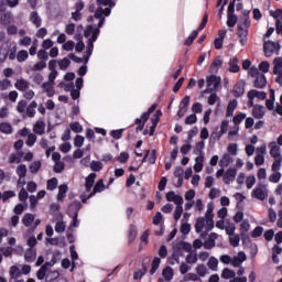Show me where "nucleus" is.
I'll return each instance as SVG.
<instances>
[{"label":"nucleus","instance_id":"1","mask_svg":"<svg viewBox=\"0 0 282 282\" xmlns=\"http://www.w3.org/2000/svg\"><path fill=\"white\" fill-rule=\"evenodd\" d=\"M96 1H97V4L99 6L95 13V19H98V23H97V26L88 25L84 31L85 36H98V34H100V28L105 25V18L102 17H109V14H111L110 8L116 7V2H113V0H96ZM101 6H109V8L102 9Z\"/></svg>","mask_w":282,"mask_h":282},{"label":"nucleus","instance_id":"2","mask_svg":"<svg viewBox=\"0 0 282 282\" xmlns=\"http://www.w3.org/2000/svg\"><path fill=\"white\" fill-rule=\"evenodd\" d=\"M155 109H158V104H153L148 109V111H145L141 115V118L135 119L134 124H138V127L135 129L137 133H138V131H142V129H144L147 121L149 120V118H151V113H153V111H155Z\"/></svg>","mask_w":282,"mask_h":282},{"label":"nucleus","instance_id":"3","mask_svg":"<svg viewBox=\"0 0 282 282\" xmlns=\"http://www.w3.org/2000/svg\"><path fill=\"white\" fill-rule=\"evenodd\" d=\"M47 264H43L37 273L36 276L39 279V281H43V279H45L46 282H51L54 281V279H58V276L61 275V273H58V271H51V274H53V278H50V274H47Z\"/></svg>","mask_w":282,"mask_h":282},{"label":"nucleus","instance_id":"4","mask_svg":"<svg viewBox=\"0 0 282 282\" xmlns=\"http://www.w3.org/2000/svg\"><path fill=\"white\" fill-rule=\"evenodd\" d=\"M207 87L204 90V94H213L219 85H221V77H217L216 75H209L206 78Z\"/></svg>","mask_w":282,"mask_h":282},{"label":"nucleus","instance_id":"5","mask_svg":"<svg viewBox=\"0 0 282 282\" xmlns=\"http://www.w3.org/2000/svg\"><path fill=\"white\" fill-rule=\"evenodd\" d=\"M279 50H281V44H279V42L264 40V56L270 57L272 54H274V52H279Z\"/></svg>","mask_w":282,"mask_h":282},{"label":"nucleus","instance_id":"6","mask_svg":"<svg viewBox=\"0 0 282 282\" xmlns=\"http://www.w3.org/2000/svg\"><path fill=\"white\" fill-rule=\"evenodd\" d=\"M270 17L275 20V32L282 36V9L271 10L269 12Z\"/></svg>","mask_w":282,"mask_h":282},{"label":"nucleus","instance_id":"7","mask_svg":"<svg viewBox=\"0 0 282 282\" xmlns=\"http://www.w3.org/2000/svg\"><path fill=\"white\" fill-rule=\"evenodd\" d=\"M80 208H83V204L80 203V200H74L73 203H70L67 209L68 217H78Z\"/></svg>","mask_w":282,"mask_h":282},{"label":"nucleus","instance_id":"8","mask_svg":"<svg viewBox=\"0 0 282 282\" xmlns=\"http://www.w3.org/2000/svg\"><path fill=\"white\" fill-rule=\"evenodd\" d=\"M232 94H234L235 98H241V96H243V94H246V83L237 82L234 85Z\"/></svg>","mask_w":282,"mask_h":282},{"label":"nucleus","instance_id":"9","mask_svg":"<svg viewBox=\"0 0 282 282\" xmlns=\"http://www.w3.org/2000/svg\"><path fill=\"white\" fill-rule=\"evenodd\" d=\"M270 155L274 158V160H281V148L276 145V141H272L269 143Z\"/></svg>","mask_w":282,"mask_h":282},{"label":"nucleus","instance_id":"10","mask_svg":"<svg viewBox=\"0 0 282 282\" xmlns=\"http://www.w3.org/2000/svg\"><path fill=\"white\" fill-rule=\"evenodd\" d=\"M248 28H250V20H240L238 23V36H248Z\"/></svg>","mask_w":282,"mask_h":282},{"label":"nucleus","instance_id":"11","mask_svg":"<svg viewBox=\"0 0 282 282\" xmlns=\"http://www.w3.org/2000/svg\"><path fill=\"white\" fill-rule=\"evenodd\" d=\"M237 177V170L235 167L228 169L223 177V182L226 184H230V182H235V178Z\"/></svg>","mask_w":282,"mask_h":282},{"label":"nucleus","instance_id":"12","mask_svg":"<svg viewBox=\"0 0 282 282\" xmlns=\"http://www.w3.org/2000/svg\"><path fill=\"white\" fill-rule=\"evenodd\" d=\"M246 259H248L246 252L240 251L238 252V256H235L234 259L231 260V265H234V268H240L241 263H243Z\"/></svg>","mask_w":282,"mask_h":282},{"label":"nucleus","instance_id":"13","mask_svg":"<svg viewBox=\"0 0 282 282\" xmlns=\"http://www.w3.org/2000/svg\"><path fill=\"white\" fill-rule=\"evenodd\" d=\"M268 85V79L264 74L258 75L253 82V87L256 89H263Z\"/></svg>","mask_w":282,"mask_h":282},{"label":"nucleus","instance_id":"14","mask_svg":"<svg viewBox=\"0 0 282 282\" xmlns=\"http://www.w3.org/2000/svg\"><path fill=\"white\" fill-rule=\"evenodd\" d=\"M147 272H149V262H142L141 269L138 271H134L133 280L138 281V279H142V276H144V274H147Z\"/></svg>","mask_w":282,"mask_h":282},{"label":"nucleus","instance_id":"15","mask_svg":"<svg viewBox=\"0 0 282 282\" xmlns=\"http://www.w3.org/2000/svg\"><path fill=\"white\" fill-rule=\"evenodd\" d=\"M252 197L260 199V202H264V199H268V192L262 187H257L252 192Z\"/></svg>","mask_w":282,"mask_h":282},{"label":"nucleus","instance_id":"16","mask_svg":"<svg viewBox=\"0 0 282 282\" xmlns=\"http://www.w3.org/2000/svg\"><path fill=\"white\" fill-rule=\"evenodd\" d=\"M252 116L257 120H261L265 116V107L261 105L253 106Z\"/></svg>","mask_w":282,"mask_h":282},{"label":"nucleus","instance_id":"17","mask_svg":"<svg viewBox=\"0 0 282 282\" xmlns=\"http://www.w3.org/2000/svg\"><path fill=\"white\" fill-rule=\"evenodd\" d=\"M50 214L56 219L63 220V214H61V205L53 203L50 205Z\"/></svg>","mask_w":282,"mask_h":282},{"label":"nucleus","instance_id":"18","mask_svg":"<svg viewBox=\"0 0 282 282\" xmlns=\"http://www.w3.org/2000/svg\"><path fill=\"white\" fill-rule=\"evenodd\" d=\"M247 96L248 98H258L259 100H265L268 98L265 91H259L257 89L249 90Z\"/></svg>","mask_w":282,"mask_h":282},{"label":"nucleus","instance_id":"19","mask_svg":"<svg viewBox=\"0 0 282 282\" xmlns=\"http://www.w3.org/2000/svg\"><path fill=\"white\" fill-rule=\"evenodd\" d=\"M138 237V227L130 225L128 230V243H133Z\"/></svg>","mask_w":282,"mask_h":282},{"label":"nucleus","instance_id":"20","mask_svg":"<svg viewBox=\"0 0 282 282\" xmlns=\"http://www.w3.org/2000/svg\"><path fill=\"white\" fill-rule=\"evenodd\" d=\"M24 259L28 263H34V261H36V249H26L24 253Z\"/></svg>","mask_w":282,"mask_h":282},{"label":"nucleus","instance_id":"21","mask_svg":"<svg viewBox=\"0 0 282 282\" xmlns=\"http://www.w3.org/2000/svg\"><path fill=\"white\" fill-rule=\"evenodd\" d=\"M96 173H90L87 177H86V192L89 193V191H91V188H94V184H96Z\"/></svg>","mask_w":282,"mask_h":282},{"label":"nucleus","instance_id":"22","mask_svg":"<svg viewBox=\"0 0 282 282\" xmlns=\"http://www.w3.org/2000/svg\"><path fill=\"white\" fill-rule=\"evenodd\" d=\"M17 175L19 177L18 184H21V180L25 178L28 175V166L25 164H21L17 167Z\"/></svg>","mask_w":282,"mask_h":282},{"label":"nucleus","instance_id":"23","mask_svg":"<svg viewBox=\"0 0 282 282\" xmlns=\"http://www.w3.org/2000/svg\"><path fill=\"white\" fill-rule=\"evenodd\" d=\"M236 109H237V99H232L231 101H229L227 106L226 118L232 117Z\"/></svg>","mask_w":282,"mask_h":282},{"label":"nucleus","instance_id":"24","mask_svg":"<svg viewBox=\"0 0 282 282\" xmlns=\"http://www.w3.org/2000/svg\"><path fill=\"white\" fill-rule=\"evenodd\" d=\"M10 282L14 281V279H19L21 276V269L17 265H12L9 270Z\"/></svg>","mask_w":282,"mask_h":282},{"label":"nucleus","instance_id":"25","mask_svg":"<svg viewBox=\"0 0 282 282\" xmlns=\"http://www.w3.org/2000/svg\"><path fill=\"white\" fill-rule=\"evenodd\" d=\"M67 191H69V187L67 184H62L58 187V194H57V200L63 202L65 199V195H67Z\"/></svg>","mask_w":282,"mask_h":282},{"label":"nucleus","instance_id":"26","mask_svg":"<svg viewBox=\"0 0 282 282\" xmlns=\"http://www.w3.org/2000/svg\"><path fill=\"white\" fill-rule=\"evenodd\" d=\"M232 162V158L230 154L226 153L223 155L221 160L218 162L220 169H226V166H230V163Z\"/></svg>","mask_w":282,"mask_h":282},{"label":"nucleus","instance_id":"27","mask_svg":"<svg viewBox=\"0 0 282 282\" xmlns=\"http://www.w3.org/2000/svg\"><path fill=\"white\" fill-rule=\"evenodd\" d=\"M206 147V142L199 141L196 143L194 153L195 155H199L198 158H204V149Z\"/></svg>","mask_w":282,"mask_h":282},{"label":"nucleus","instance_id":"28","mask_svg":"<svg viewBox=\"0 0 282 282\" xmlns=\"http://www.w3.org/2000/svg\"><path fill=\"white\" fill-rule=\"evenodd\" d=\"M13 129L12 124L8 122H1L0 123V133H4L6 135L12 134Z\"/></svg>","mask_w":282,"mask_h":282},{"label":"nucleus","instance_id":"29","mask_svg":"<svg viewBox=\"0 0 282 282\" xmlns=\"http://www.w3.org/2000/svg\"><path fill=\"white\" fill-rule=\"evenodd\" d=\"M15 89L19 91H25L30 87V84L25 79H18L14 84Z\"/></svg>","mask_w":282,"mask_h":282},{"label":"nucleus","instance_id":"30","mask_svg":"<svg viewBox=\"0 0 282 282\" xmlns=\"http://www.w3.org/2000/svg\"><path fill=\"white\" fill-rule=\"evenodd\" d=\"M10 54V46L9 45H2L0 47V63H6V59L8 58V55Z\"/></svg>","mask_w":282,"mask_h":282},{"label":"nucleus","instance_id":"31","mask_svg":"<svg viewBox=\"0 0 282 282\" xmlns=\"http://www.w3.org/2000/svg\"><path fill=\"white\" fill-rule=\"evenodd\" d=\"M34 219H35V217L33 214H25L22 218V224L26 228H30V226H32V224H34Z\"/></svg>","mask_w":282,"mask_h":282},{"label":"nucleus","instance_id":"32","mask_svg":"<svg viewBox=\"0 0 282 282\" xmlns=\"http://www.w3.org/2000/svg\"><path fill=\"white\" fill-rule=\"evenodd\" d=\"M282 73V58L276 57L273 59V74H281Z\"/></svg>","mask_w":282,"mask_h":282},{"label":"nucleus","instance_id":"33","mask_svg":"<svg viewBox=\"0 0 282 282\" xmlns=\"http://www.w3.org/2000/svg\"><path fill=\"white\" fill-rule=\"evenodd\" d=\"M221 65H224V61H221L220 56H217L210 64L209 69H210V72H217V69H219V67H221Z\"/></svg>","mask_w":282,"mask_h":282},{"label":"nucleus","instance_id":"34","mask_svg":"<svg viewBox=\"0 0 282 282\" xmlns=\"http://www.w3.org/2000/svg\"><path fill=\"white\" fill-rule=\"evenodd\" d=\"M33 131H34V133H37V135H43V133H45V122L37 121L34 124Z\"/></svg>","mask_w":282,"mask_h":282},{"label":"nucleus","instance_id":"35","mask_svg":"<svg viewBox=\"0 0 282 282\" xmlns=\"http://www.w3.org/2000/svg\"><path fill=\"white\" fill-rule=\"evenodd\" d=\"M195 165H194V171L195 173H202L204 169V156H197L195 159Z\"/></svg>","mask_w":282,"mask_h":282},{"label":"nucleus","instance_id":"36","mask_svg":"<svg viewBox=\"0 0 282 282\" xmlns=\"http://www.w3.org/2000/svg\"><path fill=\"white\" fill-rule=\"evenodd\" d=\"M96 41H98V36H90L88 39L86 54H94V43H96Z\"/></svg>","mask_w":282,"mask_h":282},{"label":"nucleus","instance_id":"37","mask_svg":"<svg viewBox=\"0 0 282 282\" xmlns=\"http://www.w3.org/2000/svg\"><path fill=\"white\" fill-rule=\"evenodd\" d=\"M53 84L50 82H46L42 85L45 94L47 95L48 98H52V96H54V86H52Z\"/></svg>","mask_w":282,"mask_h":282},{"label":"nucleus","instance_id":"38","mask_svg":"<svg viewBox=\"0 0 282 282\" xmlns=\"http://www.w3.org/2000/svg\"><path fill=\"white\" fill-rule=\"evenodd\" d=\"M160 263H162V259H160L159 257H155L152 260V264H151V269H150L151 275H153V274H155V272H158V268H160Z\"/></svg>","mask_w":282,"mask_h":282},{"label":"nucleus","instance_id":"39","mask_svg":"<svg viewBox=\"0 0 282 282\" xmlns=\"http://www.w3.org/2000/svg\"><path fill=\"white\" fill-rule=\"evenodd\" d=\"M30 21H31L34 25H36V28H41L42 20H41V15H39V12L33 11V12L31 13Z\"/></svg>","mask_w":282,"mask_h":282},{"label":"nucleus","instance_id":"40","mask_svg":"<svg viewBox=\"0 0 282 282\" xmlns=\"http://www.w3.org/2000/svg\"><path fill=\"white\" fill-rule=\"evenodd\" d=\"M207 265H208L209 270L217 272L218 265H219V260H217V258H215V257H210L207 262Z\"/></svg>","mask_w":282,"mask_h":282},{"label":"nucleus","instance_id":"41","mask_svg":"<svg viewBox=\"0 0 282 282\" xmlns=\"http://www.w3.org/2000/svg\"><path fill=\"white\" fill-rule=\"evenodd\" d=\"M240 67H239V59L237 57H234L230 61V67H229V72H231V74H237L239 72Z\"/></svg>","mask_w":282,"mask_h":282},{"label":"nucleus","instance_id":"42","mask_svg":"<svg viewBox=\"0 0 282 282\" xmlns=\"http://www.w3.org/2000/svg\"><path fill=\"white\" fill-rule=\"evenodd\" d=\"M204 226H206V218L198 217L195 224V231L202 232V230H204Z\"/></svg>","mask_w":282,"mask_h":282},{"label":"nucleus","instance_id":"43","mask_svg":"<svg viewBox=\"0 0 282 282\" xmlns=\"http://www.w3.org/2000/svg\"><path fill=\"white\" fill-rule=\"evenodd\" d=\"M57 187H58V178L53 177L47 181L46 183L47 191H56Z\"/></svg>","mask_w":282,"mask_h":282},{"label":"nucleus","instance_id":"44","mask_svg":"<svg viewBox=\"0 0 282 282\" xmlns=\"http://www.w3.org/2000/svg\"><path fill=\"white\" fill-rule=\"evenodd\" d=\"M41 166H42L41 161H34L33 163L30 164L29 171L30 173L36 174L39 173V171H41Z\"/></svg>","mask_w":282,"mask_h":282},{"label":"nucleus","instance_id":"45","mask_svg":"<svg viewBox=\"0 0 282 282\" xmlns=\"http://www.w3.org/2000/svg\"><path fill=\"white\" fill-rule=\"evenodd\" d=\"M235 276H237V273L228 268H225L221 272V279H235Z\"/></svg>","mask_w":282,"mask_h":282},{"label":"nucleus","instance_id":"46","mask_svg":"<svg viewBox=\"0 0 282 282\" xmlns=\"http://www.w3.org/2000/svg\"><path fill=\"white\" fill-rule=\"evenodd\" d=\"M173 274V268L171 267H166L162 272V275L164 276L165 281H172Z\"/></svg>","mask_w":282,"mask_h":282},{"label":"nucleus","instance_id":"47","mask_svg":"<svg viewBox=\"0 0 282 282\" xmlns=\"http://www.w3.org/2000/svg\"><path fill=\"white\" fill-rule=\"evenodd\" d=\"M89 167L95 173H100V170L102 169V163L100 161H91Z\"/></svg>","mask_w":282,"mask_h":282},{"label":"nucleus","instance_id":"48","mask_svg":"<svg viewBox=\"0 0 282 282\" xmlns=\"http://www.w3.org/2000/svg\"><path fill=\"white\" fill-rule=\"evenodd\" d=\"M105 181L100 178L94 186V193H102L105 191Z\"/></svg>","mask_w":282,"mask_h":282},{"label":"nucleus","instance_id":"49","mask_svg":"<svg viewBox=\"0 0 282 282\" xmlns=\"http://www.w3.org/2000/svg\"><path fill=\"white\" fill-rule=\"evenodd\" d=\"M69 65H72V61H69V58L67 57H64L58 62V66H59V69H62V72H65V69H67Z\"/></svg>","mask_w":282,"mask_h":282},{"label":"nucleus","instance_id":"50","mask_svg":"<svg viewBox=\"0 0 282 282\" xmlns=\"http://www.w3.org/2000/svg\"><path fill=\"white\" fill-rule=\"evenodd\" d=\"M237 15L236 14H227V25L228 28H235L237 25Z\"/></svg>","mask_w":282,"mask_h":282},{"label":"nucleus","instance_id":"51","mask_svg":"<svg viewBox=\"0 0 282 282\" xmlns=\"http://www.w3.org/2000/svg\"><path fill=\"white\" fill-rule=\"evenodd\" d=\"M240 238L243 246H249V248L251 246H254V243H252V240L250 239V236L248 234H240Z\"/></svg>","mask_w":282,"mask_h":282},{"label":"nucleus","instance_id":"52","mask_svg":"<svg viewBox=\"0 0 282 282\" xmlns=\"http://www.w3.org/2000/svg\"><path fill=\"white\" fill-rule=\"evenodd\" d=\"M25 109H28V101L20 100L17 106V111L19 113H25Z\"/></svg>","mask_w":282,"mask_h":282},{"label":"nucleus","instance_id":"53","mask_svg":"<svg viewBox=\"0 0 282 282\" xmlns=\"http://www.w3.org/2000/svg\"><path fill=\"white\" fill-rule=\"evenodd\" d=\"M269 182H272V184H279L281 182V172H274L269 176Z\"/></svg>","mask_w":282,"mask_h":282},{"label":"nucleus","instance_id":"54","mask_svg":"<svg viewBox=\"0 0 282 282\" xmlns=\"http://www.w3.org/2000/svg\"><path fill=\"white\" fill-rule=\"evenodd\" d=\"M54 173H63L65 171V163L64 162H55L53 166Z\"/></svg>","mask_w":282,"mask_h":282},{"label":"nucleus","instance_id":"55","mask_svg":"<svg viewBox=\"0 0 282 282\" xmlns=\"http://www.w3.org/2000/svg\"><path fill=\"white\" fill-rule=\"evenodd\" d=\"M260 72H263V74H268L270 72V62L263 61L259 64Z\"/></svg>","mask_w":282,"mask_h":282},{"label":"nucleus","instance_id":"56","mask_svg":"<svg viewBox=\"0 0 282 282\" xmlns=\"http://www.w3.org/2000/svg\"><path fill=\"white\" fill-rule=\"evenodd\" d=\"M160 118H162V110H156L153 117L151 118L152 124L158 127V122H160Z\"/></svg>","mask_w":282,"mask_h":282},{"label":"nucleus","instance_id":"57","mask_svg":"<svg viewBox=\"0 0 282 282\" xmlns=\"http://www.w3.org/2000/svg\"><path fill=\"white\" fill-rule=\"evenodd\" d=\"M207 272H208V269H206V265L198 264L196 267V274H198V276H206Z\"/></svg>","mask_w":282,"mask_h":282},{"label":"nucleus","instance_id":"58","mask_svg":"<svg viewBox=\"0 0 282 282\" xmlns=\"http://www.w3.org/2000/svg\"><path fill=\"white\" fill-rule=\"evenodd\" d=\"M122 133H124V129L110 131V135H111V138H113V140H120V138H122Z\"/></svg>","mask_w":282,"mask_h":282},{"label":"nucleus","instance_id":"59","mask_svg":"<svg viewBox=\"0 0 282 282\" xmlns=\"http://www.w3.org/2000/svg\"><path fill=\"white\" fill-rule=\"evenodd\" d=\"M261 235H263V227L261 226H257L251 232L252 239H257V237H261Z\"/></svg>","mask_w":282,"mask_h":282},{"label":"nucleus","instance_id":"60","mask_svg":"<svg viewBox=\"0 0 282 282\" xmlns=\"http://www.w3.org/2000/svg\"><path fill=\"white\" fill-rule=\"evenodd\" d=\"M28 51H20L18 52L17 59L19 63H23V61H28Z\"/></svg>","mask_w":282,"mask_h":282},{"label":"nucleus","instance_id":"61","mask_svg":"<svg viewBox=\"0 0 282 282\" xmlns=\"http://www.w3.org/2000/svg\"><path fill=\"white\" fill-rule=\"evenodd\" d=\"M77 44L75 45L76 52H83L85 50V42H83V36L77 37Z\"/></svg>","mask_w":282,"mask_h":282},{"label":"nucleus","instance_id":"62","mask_svg":"<svg viewBox=\"0 0 282 282\" xmlns=\"http://www.w3.org/2000/svg\"><path fill=\"white\" fill-rule=\"evenodd\" d=\"M34 144H36V134L30 133L26 139V145L34 147Z\"/></svg>","mask_w":282,"mask_h":282},{"label":"nucleus","instance_id":"63","mask_svg":"<svg viewBox=\"0 0 282 282\" xmlns=\"http://www.w3.org/2000/svg\"><path fill=\"white\" fill-rule=\"evenodd\" d=\"M12 197H17V193H14V191H6L2 194V202H6L7 199H10Z\"/></svg>","mask_w":282,"mask_h":282},{"label":"nucleus","instance_id":"64","mask_svg":"<svg viewBox=\"0 0 282 282\" xmlns=\"http://www.w3.org/2000/svg\"><path fill=\"white\" fill-rule=\"evenodd\" d=\"M197 122V115L192 113L185 118V124H195Z\"/></svg>","mask_w":282,"mask_h":282}]
</instances>
